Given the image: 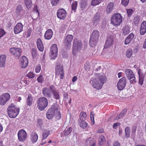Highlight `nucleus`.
Masks as SVG:
<instances>
[{
  "instance_id": "obj_60",
  "label": "nucleus",
  "mask_w": 146,
  "mask_h": 146,
  "mask_svg": "<svg viewBox=\"0 0 146 146\" xmlns=\"http://www.w3.org/2000/svg\"><path fill=\"white\" fill-rule=\"evenodd\" d=\"M27 36L29 37L30 36L31 33V29H29L27 31Z\"/></svg>"
},
{
  "instance_id": "obj_47",
  "label": "nucleus",
  "mask_w": 146,
  "mask_h": 146,
  "mask_svg": "<svg viewBox=\"0 0 146 146\" xmlns=\"http://www.w3.org/2000/svg\"><path fill=\"white\" fill-rule=\"evenodd\" d=\"M44 80V78L41 75H40L37 78V80L39 83H42Z\"/></svg>"
},
{
  "instance_id": "obj_50",
  "label": "nucleus",
  "mask_w": 146,
  "mask_h": 146,
  "mask_svg": "<svg viewBox=\"0 0 146 146\" xmlns=\"http://www.w3.org/2000/svg\"><path fill=\"white\" fill-rule=\"evenodd\" d=\"M27 76L30 78H33L35 77V74L31 72H29L27 75Z\"/></svg>"
},
{
  "instance_id": "obj_57",
  "label": "nucleus",
  "mask_w": 146,
  "mask_h": 146,
  "mask_svg": "<svg viewBox=\"0 0 146 146\" xmlns=\"http://www.w3.org/2000/svg\"><path fill=\"white\" fill-rule=\"evenodd\" d=\"M113 146H120V143L117 141H115L113 143Z\"/></svg>"
},
{
  "instance_id": "obj_16",
  "label": "nucleus",
  "mask_w": 146,
  "mask_h": 146,
  "mask_svg": "<svg viewBox=\"0 0 146 146\" xmlns=\"http://www.w3.org/2000/svg\"><path fill=\"white\" fill-rule=\"evenodd\" d=\"M113 36L110 35L108 36L105 44L104 48H108L111 47L113 45Z\"/></svg>"
},
{
  "instance_id": "obj_17",
  "label": "nucleus",
  "mask_w": 146,
  "mask_h": 146,
  "mask_svg": "<svg viewBox=\"0 0 146 146\" xmlns=\"http://www.w3.org/2000/svg\"><path fill=\"white\" fill-rule=\"evenodd\" d=\"M66 15V11L63 9H59L57 13V17L60 19H64Z\"/></svg>"
},
{
  "instance_id": "obj_48",
  "label": "nucleus",
  "mask_w": 146,
  "mask_h": 146,
  "mask_svg": "<svg viewBox=\"0 0 146 146\" xmlns=\"http://www.w3.org/2000/svg\"><path fill=\"white\" fill-rule=\"evenodd\" d=\"M31 53L33 56H36L37 55V52L36 49L32 48L31 50Z\"/></svg>"
},
{
  "instance_id": "obj_34",
  "label": "nucleus",
  "mask_w": 146,
  "mask_h": 146,
  "mask_svg": "<svg viewBox=\"0 0 146 146\" xmlns=\"http://www.w3.org/2000/svg\"><path fill=\"white\" fill-rule=\"evenodd\" d=\"M106 142V140L104 137L101 135L100 136L99 139V145L101 146L104 144V143Z\"/></svg>"
},
{
  "instance_id": "obj_51",
  "label": "nucleus",
  "mask_w": 146,
  "mask_h": 146,
  "mask_svg": "<svg viewBox=\"0 0 146 146\" xmlns=\"http://www.w3.org/2000/svg\"><path fill=\"white\" fill-rule=\"evenodd\" d=\"M61 56L62 57L64 58H66L68 56V54L67 52H62L61 53Z\"/></svg>"
},
{
  "instance_id": "obj_39",
  "label": "nucleus",
  "mask_w": 146,
  "mask_h": 146,
  "mask_svg": "<svg viewBox=\"0 0 146 146\" xmlns=\"http://www.w3.org/2000/svg\"><path fill=\"white\" fill-rule=\"evenodd\" d=\"M102 1V0H92L91 5L92 6H95L100 4Z\"/></svg>"
},
{
  "instance_id": "obj_20",
  "label": "nucleus",
  "mask_w": 146,
  "mask_h": 146,
  "mask_svg": "<svg viewBox=\"0 0 146 146\" xmlns=\"http://www.w3.org/2000/svg\"><path fill=\"white\" fill-rule=\"evenodd\" d=\"M50 89L52 92L53 98L57 100H59L60 97L58 90L56 89L54 86V87H50Z\"/></svg>"
},
{
  "instance_id": "obj_30",
  "label": "nucleus",
  "mask_w": 146,
  "mask_h": 146,
  "mask_svg": "<svg viewBox=\"0 0 146 146\" xmlns=\"http://www.w3.org/2000/svg\"><path fill=\"white\" fill-rule=\"evenodd\" d=\"M123 34L124 36L127 35L130 32V28L128 26L124 27L122 29Z\"/></svg>"
},
{
  "instance_id": "obj_35",
  "label": "nucleus",
  "mask_w": 146,
  "mask_h": 146,
  "mask_svg": "<svg viewBox=\"0 0 146 146\" xmlns=\"http://www.w3.org/2000/svg\"><path fill=\"white\" fill-rule=\"evenodd\" d=\"M100 15L98 13H96L94 16L93 19L94 24H97L99 22L100 19Z\"/></svg>"
},
{
  "instance_id": "obj_25",
  "label": "nucleus",
  "mask_w": 146,
  "mask_h": 146,
  "mask_svg": "<svg viewBox=\"0 0 146 146\" xmlns=\"http://www.w3.org/2000/svg\"><path fill=\"white\" fill-rule=\"evenodd\" d=\"M114 7V3L111 2L107 5L106 9V12L108 14H109L112 11Z\"/></svg>"
},
{
  "instance_id": "obj_54",
  "label": "nucleus",
  "mask_w": 146,
  "mask_h": 146,
  "mask_svg": "<svg viewBox=\"0 0 146 146\" xmlns=\"http://www.w3.org/2000/svg\"><path fill=\"white\" fill-rule=\"evenodd\" d=\"M42 119H38L37 121V125H38L41 127L42 125Z\"/></svg>"
},
{
  "instance_id": "obj_26",
  "label": "nucleus",
  "mask_w": 146,
  "mask_h": 146,
  "mask_svg": "<svg viewBox=\"0 0 146 146\" xmlns=\"http://www.w3.org/2000/svg\"><path fill=\"white\" fill-rule=\"evenodd\" d=\"M38 135L35 132H33L31 136V140L33 143H35L38 139Z\"/></svg>"
},
{
  "instance_id": "obj_45",
  "label": "nucleus",
  "mask_w": 146,
  "mask_h": 146,
  "mask_svg": "<svg viewBox=\"0 0 146 146\" xmlns=\"http://www.w3.org/2000/svg\"><path fill=\"white\" fill-rule=\"evenodd\" d=\"M129 0H121L122 4L124 6H126L128 4Z\"/></svg>"
},
{
  "instance_id": "obj_31",
  "label": "nucleus",
  "mask_w": 146,
  "mask_h": 146,
  "mask_svg": "<svg viewBox=\"0 0 146 146\" xmlns=\"http://www.w3.org/2000/svg\"><path fill=\"white\" fill-rule=\"evenodd\" d=\"M78 124L81 127L84 129L86 128L87 125V123L84 120H79Z\"/></svg>"
},
{
  "instance_id": "obj_63",
  "label": "nucleus",
  "mask_w": 146,
  "mask_h": 146,
  "mask_svg": "<svg viewBox=\"0 0 146 146\" xmlns=\"http://www.w3.org/2000/svg\"><path fill=\"white\" fill-rule=\"evenodd\" d=\"M77 2H76L74 3V10H75L76 9L77 6Z\"/></svg>"
},
{
  "instance_id": "obj_22",
  "label": "nucleus",
  "mask_w": 146,
  "mask_h": 146,
  "mask_svg": "<svg viewBox=\"0 0 146 146\" xmlns=\"http://www.w3.org/2000/svg\"><path fill=\"white\" fill-rule=\"evenodd\" d=\"M146 32V21L142 23L140 29V33L141 35H144Z\"/></svg>"
},
{
  "instance_id": "obj_12",
  "label": "nucleus",
  "mask_w": 146,
  "mask_h": 146,
  "mask_svg": "<svg viewBox=\"0 0 146 146\" xmlns=\"http://www.w3.org/2000/svg\"><path fill=\"white\" fill-rule=\"evenodd\" d=\"M10 96L8 93H5L0 96V105H4L9 100L10 98Z\"/></svg>"
},
{
  "instance_id": "obj_55",
  "label": "nucleus",
  "mask_w": 146,
  "mask_h": 146,
  "mask_svg": "<svg viewBox=\"0 0 146 146\" xmlns=\"http://www.w3.org/2000/svg\"><path fill=\"white\" fill-rule=\"evenodd\" d=\"M51 3L53 6L55 5L58 1L59 0H50Z\"/></svg>"
},
{
  "instance_id": "obj_29",
  "label": "nucleus",
  "mask_w": 146,
  "mask_h": 146,
  "mask_svg": "<svg viewBox=\"0 0 146 146\" xmlns=\"http://www.w3.org/2000/svg\"><path fill=\"white\" fill-rule=\"evenodd\" d=\"M6 59L5 55L2 54L0 55V66L3 67L4 66L5 64Z\"/></svg>"
},
{
  "instance_id": "obj_23",
  "label": "nucleus",
  "mask_w": 146,
  "mask_h": 146,
  "mask_svg": "<svg viewBox=\"0 0 146 146\" xmlns=\"http://www.w3.org/2000/svg\"><path fill=\"white\" fill-rule=\"evenodd\" d=\"M134 36V35L133 33H130L125 38L124 42V44L127 45L130 43L133 40Z\"/></svg>"
},
{
  "instance_id": "obj_14",
  "label": "nucleus",
  "mask_w": 146,
  "mask_h": 146,
  "mask_svg": "<svg viewBox=\"0 0 146 146\" xmlns=\"http://www.w3.org/2000/svg\"><path fill=\"white\" fill-rule=\"evenodd\" d=\"M55 69L56 76L60 75V78L62 79L64 77L62 65L60 64H58L56 67Z\"/></svg>"
},
{
  "instance_id": "obj_18",
  "label": "nucleus",
  "mask_w": 146,
  "mask_h": 146,
  "mask_svg": "<svg viewBox=\"0 0 146 146\" xmlns=\"http://www.w3.org/2000/svg\"><path fill=\"white\" fill-rule=\"evenodd\" d=\"M20 66L22 68H25L28 65V62L27 58L26 57L22 56L20 59Z\"/></svg>"
},
{
  "instance_id": "obj_6",
  "label": "nucleus",
  "mask_w": 146,
  "mask_h": 146,
  "mask_svg": "<svg viewBox=\"0 0 146 146\" xmlns=\"http://www.w3.org/2000/svg\"><path fill=\"white\" fill-rule=\"evenodd\" d=\"M122 19L120 14L119 13L115 14L111 17V23L114 26H118L121 23Z\"/></svg>"
},
{
  "instance_id": "obj_56",
  "label": "nucleus",
  "mask_w": 146,
  "mask_h": 146,
  "mask_svg": "<svg viewBox=\"0 0 146 146\" xmlns=\"http://www.w3.org/2000/svg\"><path fill=\"white\" fill-rule=\"evenodd\" d=\"M120 123H119L117 122L114 123L113 125V127L114 129H116L118 126L120 125Z\"/></svg>"
},
{
  "instance_id": "obj_1",
  "label": "nucleus",
  "mask_w": 146,
  "mask_h": 146,
  "mask_svg": "<svg viewBox=\"0 0 146 146\" xmlns=\"http://www.w3.org/2000/svg\"><path fill=\"white\" fill-rule=\"evenodd\" d=\"M106 77L104 76L99 75L95 79L90 81L92 86L97 90L101 89L104 83V80Z\"/></svg>"
},
{
  "instance_id": "obj_3",
  "label": "nucleus",
  "mask_w": 146,
  "mask_h": 146,
  "mask_svg": "<svg viewBox=\"0 0 146 146\" xmlns=\"http://www.w3.org/2000/svg\"><path fill=\"white\" fill-rule=\"evenodd\" d=\"M19 109L17 108L13 104L10 105L7 108V112L11 118L15 117L19 114Z\"/></svg>"
},
{
  "instance_id": "obj_58",
  "label": "nucleus",
  "mask_w": 146,
  "mask_h": 146,
  "mask_svg": "<svg viewBox=\"0 0 146 146\" xmlns=\"http://www.w3.org/2000/svg\"><path fill=\"white\" fill-rule=\"evenodd\" d=\"M64 100L65 101H67V99L68 98V95L66 93H65L64 94Z\"/></svg>"
},
{
  "instance_id": "obj_24",
  "label": "nucleus",
  "mask_w": 146,
  "mask_h": 146,
  "mask_svg": "<svg viewBox=\"0 0 146 146\" xmlns=\"http://www.w3.org/2000/svg\"><path fill=\"white\" fill-rule=\"evenodd\" d=\"M52 31L51 29H48L47 30L44 35V38L45 39L47 40L50 39L52 37Z\"/></svg>"
},
{
  "instance_id": "obj_28",
  "label": "nucleus",
  "mask_w": 146,
  "mask_h": 146,
  "mask_svg": "<svg viewBox=\"0 0 146 146\" xmlns=\"http://www.w3.org/2000/svg\"><path fill=\"white\" fill-rule=\"evenodd\" d=\"M37 46L38 49L41 51H42L44 50V47L42 44V42L40 39H38L37 41Z\"/></svg>"
},
{
  "instance_id": "obj_9",
  "label": "nucleus",
  "mask_w": 146,
  "mask_h": 146,
  "mask_svg": "<svg viewBox=\"0 0 146 146\" xmlns=\"http://www.w3.org/2000/svg\"><path fill=\"white\" fill-rule=\"evenodd\" d=\"M127 79L125 77L120 79L118 82L117 87L119 90H123L125 87L126 84Z\"/></svg>"
},
{
  "instance_id": "obj_32",
  "label": "nucleus",
  "mask_w": 146,
  "mask_h": 146,
  "mask_svg": "<svg viewBox=\"0 0 146 146\" xmlns=\"http://www.w3.org/2000/svg\"><path fill=\"white\" fill-rule=\"evenodd\" d=\"M86 112L82 111L80 112L79 115V120H85L86 119Z\"/></svg>"
},
{
  "instance_id": "obj_41",
  "label": "nucleus",
  "mask_w": 146,
  "mask_h": 146,
  "mask_svg": "<svg viewBox=\"0 0 146 146\" xmlns=\"http://www.w3.org/2000/svg\"><path fill=\"white\" fill-rule=\"evenodd\" d=\"M133 51L131 49L129 48L126 51V56L127 58H130L132 56Z\"/></svg>"
},
{
  "instance_id": "obj_59",
  "label": "nucleus",
  "mask_w": 146,
  "mask_h": 146,
  "mask_svg": "<svg viewBox=\"0 0 146 146\" xmlns=\"http://www.w3.org/2000/svg\"><path fill=\"white\" fill-rule=\"evenodd\" d=\"M5 34L4 31L2 29H0V38L2 36Z\"/></svg>"
},
{
  "instance_id": "obj_8",
  "label": "nucleus",
  "mask_w": 146,
  "mask_h": 146,
  "mask_svg": "<svg viewBox=\"0 0 146 146\" xmlns=\"http://www.w3.org/2000/svg\"><path fill=\"white\" fill-rule=\"evenodd\" d=\"M21 49L18 47H12L9 49V52L14 57L17 59H19L20 56L22 52Z\"/></svg>"
},
{
  "instance_id": "obj_11",
  "label": "nucleus",
  "mask_w": 146,
  "mask_h": 146,
  "mask_svg": "<svg viewBox=\"0 0 146 146\" xmlns=\"http://www.w3.org/2000/svg\"><path fill=\"white\" fill-rule=\"evenodd\" d=\"M73 36L72 35H68L66 37L64 44L65 47L67 49H69L71 47V42L73 38Z\"/></svg>"
},
{
  "instance_id": "obj_13",
  "label": "nucleus",
  "mask_w": 146,
  "mask_h": 146,
  "mask_svg": "<svg viewBox=\"0 0 146 146\" xmlns=\"http://www.w3.org/2000/svg\"><path fill=\"white\" fill-rule=\"evenodd\" d=\"M17 135L18 139L20 142H23L25 141L27 137L26 132L23 129L19 131Z\"/></svg>"
},
{
  "instance_id": "obj_62",
  "label": "nucleus",
  "mask_w": 146,
  "mask_h": 146,
  "mask_svg": "<svg viewBox=\"0 0 146 146\" xmlns=\"http://www.w3.org/2000/svg\"><path fill=\"white\" fill-rule=\"evenodd\" d=\"M127 111V109L126 108H124L121 112L123 115H125Z\"/></svg>"
},
{
  "instance_id": "obj_46",
  "label": "nucleus",
  "mask_w": 146,
  "mask_h": 146,
  "mask_svg": "<svg viewBox=\"0 0 146 146\" xmlns=\"http://www.w3.org/2000/svg\"><path fill=\"white\" fill-rule=\"evenodd\" d=\"M133 12V11L131 9H129L127 10V13L129 17L131 16Z\"/></svg>"
},
{
  "instance_id": "obj_33",
  "label": "nucleus",
  "mask_w": 146,
  "mask_h": 146,
  "mask_svg": "<svg viewBox=\"0 0 146 146\" xmlns=\"http://www.w3.org/2000/svg\"><path fill=\"white\" fill-rule=\"evenodd\" d=\"M92 143L90 146H96V142L94 141L93 139L91 138L88 139L86 141V143L88 145L89 143Z\"/></svg>"
},
{
  "instance_id": "obj_36",
  "label": "nucleus",
  "mask_w": 146,
  "mask_h": 146,
  "mask_svg": "<svg viewBox=\"0 0 146 146\" xmlns=\"http://www.w3.org/2000/svg\"><path fill=\"white\" fill-rule=\"evenodd\" d=\"M33 99L32 96L31 94L28 95L27 100V104L28 106H30L32 104Z\"/></svg>"
},
{
  "instance_id": "obj_53",
  "label": "nucleus",
  "mask_w": 146,
  "mask_h": 146,
  "mask_svg": "<svg viewBox=\"0 0 146 146\" xmlns=\"http://www.w3.org/2000/svg\"><path fill=\"white\" fill-rule=\"evenodd\" d=\"M94 113L93 111H91L90 112V118L91 119L92 121H93L94 122Z\"/></svg>"
},
{
  "instance_id": "obj_44",
  "label": "nucleus",
  "mask_w": 146,
  "mask_h": 146,
  "mask_svg": "<svg viewBox=\"0 0 146 146\" xmlns=\"http://www.w3.org/2000/svg\"><path fill=\"white\" fill-rule=\"evenodd\" d=\"M56 114L55 116L56 117V119L57 120H59L61 118V114L60 112L58 111V109H57V111L56 112Z\"/></svg>"
},
{
  "instance_id": "obj_2",
  "label": "nucleus",
  "mask_w": 146,
  "mask_h": 146,
  "mask_svg": "<svg viewBox=\"0 0 146 146\" xmlns=\"http://www.w3.org/2000/svg\"><path fill=\"white\" fill-rule=\"evenodd\" d=\"M100 36L99 31L97 30H94L91 35L89 40V44L90 46L94 47L97 44Z\"/></svg>"
},
{
  "instance_id": "obj_5",
  "label": "nucleus",
  "mask_w": 146,
  "mask_h": 146,
  "mask_svg": "<svg viewBox=\"0 0 146 146\" xmlns=\"http://www.w3.org/2000/svg\"><path fill=\"white\" fill-rule=\"evenodd\" d=\"M58 109V106L54 104L51 106V108L48 109L46 113L47 118L49 120L52 119L56 114Z\"/></svg>"
},
{
  "instance_id": "obj_64",
  "label": "nucleus",
  "mask_w": 146,
  "mask_h": 146,
  "mask_svg": "<svg viewBox=\"0 0 146 146\" xmlns=\"http://www.w3.org/2000/svg\"><path fill=\"white\" fill-rule=\"evenodd\" d=\"M143 48L144 49L146 48V38L145 39V40L144 42L143 46Z\"/></svg>"
},
{
  "instance_id": "obj_21",
  "label": "nucleus",
  "mask_w": 146,
  "mask_h": 146,
  "mask_svg": "<svg viewBox=\"0 0 146 146\" xmlns=\"http://www.w3.org/2000/svg\"><path fill=\"white\" fill-rule=\"evenodd\" d=\"M23 26L21 23H18L14 28V31L15 34H17L23 31Z\"/></svg>"
},
{
  "instance_id": "obj_7",
  "label": "nucleus",
  "mask_w": 146,
  "mask_h": 146,
  "mask_svg": "<svg viewBox=\"0 0 146 146\" xmlns=\"http://www.w3.org/2000/svg\"><path fill=\"white\" fill-rule=\"evenodd\" d=\"M124 72L128 79L130 80V84H133L136 82L135 74L130 69H126Z\"/></svg>"
},
{
  "instance_id": "obj_52",
  "label": "nucleus",
  "mask_w": 146,
  "mask_h": 146,
  "mask_svg": "<svg viewBox=\"0 0 146 146\" xmlns=\"http://www.w3.org/2000/svg\"><path fill=\"white\" fill-rule=\"evenodd\" d=\"M137 127L136 126L133 127L131 130V135H134L135 133Z\"/></svg>"
},
{
  "instance_id": "obj_37",
  "label": "nucleus",
  "mask_w": 146,
  "mask_h": 146,
  "mask_svg": "<svg viewBox=\"0 0 146 146\" xmlns=\"http://www.w3.org/2000/svg\"><path fill=\"white\" fill-rule=\"evenodd\" d=\"M50 132V131L48 130H44V131L42 134L43 137L42 140L47 138Z\"/></svg>"
},
{
  "instance_id": "obj_38",
  "label": "nucleus",
  "mask_w": 146,
  "mask_h": 146,
  "mask_svg": "<svg viewBox=\"0 0 146 146\" xmlns=\"http://www.w3.org/2000/svg\"><path fill=\"white\" fill-rule=\"evenodd\" d=\"M125 137L126 138H129L130 136V129L129 127H127L125 129Z\"/></svg>"
},
{
  "instance_id": "obj_43",
  "label": "nucleus",
  "mask_w": 146,
  "mask_h": 146,
  "mask_svg": "<svg viewBox=\"0 0 146 146\" xmlns=\"http://www.w3.org/2000/svg\"><path fill=\"white\" fill-rule=\"evenodd\" d=\"M72 130V128L70 127L66 131L63 132V133H64L65 135H68L71 133Z\"/></svg>"
},
{
  "instance_id": "obj_49",
  "label": "nucleus",
  "mask_w": 146,
  "mask_h": 146,
  "mask_svg": "<svg viewBox=\"0 0 146 146\" xmlns=\"http://www.w3.org/2000/svg\"><path fill=\"white\" fill-rule=\"evenodd\" d=\"M41 70V66L40 64H38L37 66L35 69V71L36 73H39Z\"/></svg>"
},
{
  "instance_id": "obj_61",
  "label": "nucleus",
  "mask_w": 146,
  "mask_h": 146,
  "mask_svg": "<svg viewBox=\"0 0 146 146\" xmlns=\"http://www.w3.org/2000/svg\"><path fill=\"white\" fill-rule=\"evenodd\" d=\"M139 84L141 85H142L143 83V80L142 79H141L140 77L139 74Z\"/></svg>"
},
{
  "instance_id": "obj_4",
  "label": "nucleus",
  "mask_w": 146,
  "mask_h": 146,
  "mask_svg": "<svg viewBox=\"0 0 146 146\" xmlns=\"http://www.w3.org/2000/svg\"><path fill=\"white\" fill-rule=\"evenodd\" d=\"M36 103L38 109L42 111L44 110L47 106L48 101L46 98L41 97L38 98Z\"/></svg>"
},
{
  "instance_id": "obj_27",
  "label": "nucleus",
  "mask_w": 146,
  "mask_h": 146,
  "mask_svg": "<svg viewBox=\"0 0 146 146\" xmlns=\"http://www.w3.org/2000/svg\"><path fill=\"white\" fill-rule=\"evenodd\" d=\"M23 11V9L21 5H19L16 7V13L18 16H21L22 15L21 13Z\"/></svg>"
},
{
  "instance_id": "obj_42",
  "label": "nucleus",
  "mask_w": 146,
  "mask_h": 146,
  "mask_svg": "<svg viewBox=\"0 0 146 146\" xmlns=\"http://www.w3.org/2000/svg\"><path fill=\"white\" fill-rule=\"evenodd\" d=\"M140 19L137 16L135 17L133 19V23L135 25H137L139 22Z\"/></svg>"
},
{
  "instance_id": "obj_10",
  "label": "nucleus",
  "mask_w": 146,
  "mask_h": 146,
  "mask_svg": "<svg viewBox=\"0 0 146 146\" xmlns=\"http://www.w3.org/2000/svg\"><path fill=\"white\" fill-rule=\"evenodd\" d=\"M51 57L53 59H55L57 56L58 48L57 45L53 44L50 47Z\"/></svg>"
},
{
  "instance_id": "obj_15",
  "label": "nucleus",
  "mask_w": 146,
  "mask_h": 146,
  "mask_svg": "<svg viewBox=\"0 0 146 146\" xmlns=\"http://www.w3.org/2000/svg\"><path fill=\"white\" fill-rule=\"evenodd\" d=\"M82 47V41L75 38L74 40V49L79 51L81 50Z\"/></svg>"
},
{
  "instance_id": "obj_19",
  "label": "nucleus",
  "mask_w": 146,
  "mask_h": 146,
  "mask_svg": "<svg viewBox=\"0 0 146 146\" xmlns=\"http://www.w3.org/2000/svg\"><path fill=\"white\" fill-rule=\"evenodd\" d=\"M54 87V86L51 85L49 86V88H43L42 93L44 96L49 98L51 97V95L50 92H51V90L50 89V87Z\"/></svg>"
},
{
  "instance_id": "obj_40",
  "label": "nucleus",
  "mask_w": 146,
  "mask_h": 146,
  "mask_svg": "<svg viewBox=\"0 0 146 146\" xmlns=\"http://www.w3.org/2000/svg\"><path fill=\"white\" fill-rule=\"evenodd\" d=\"M25 2L27 8L28 9H30L31 7L32 4L31 0H25Z\"/></svg>"
}]
</instances>
